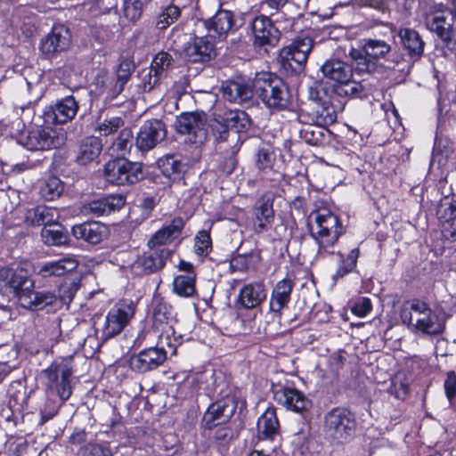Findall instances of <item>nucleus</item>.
<instances>
[{"label":"nucleus","instance_id":"nucleus-33","mask_svg":"<svg viewBox=\"0 0 456 456\" xmlns=\"http://www.w3.org/2000/svg\"><path fill=\"white\" fill-rule=\"evenodd\" d=\"M102 149V141L99 137L90 136L85 138L78 148L77 162L80 165H86L98 158Z\"/></svg>","mask_w":456,"mask_h":456},{"label":"nucleus","instance_id":"nucleus-59","mask_svg":"<svg viewBox=\"0 0 456 456\" xmlns=\"http://www.w3.org/2000/svg\"><path fill=\"white\" fill-rule=\"evenodd\" d=\"M388 393L393 395L397 399L403 400L409 393V387L406 383L395 379L388 388Z\"/></svg>","mask_w":456,"mask_h":456},{"label":"nucleus","instance_id":"nucleus-40","mask_svg":"<svg viewBox=\"0 0 456 456\" xmlns=\"http://www.w3.org/2000/svg\"><path fill=\"white\" fill-rule=\"evenodd\" d=\"M117 6V0H88L82 4V12L89 17L108 13Z\"/></svg>","mask_w":456,"mask_h":456},{"label":"nucleus","instance_id":"nucleus-5","mask_svg":"<svg viewBox=\"0 0 456 456\" xmlns=\"http://www.w3.org/2000/svg\"><path fill=\"white\" fill-rule=\"evenodd\" d=\"M321 71L324 77L334 82V92L338 96H354L363 90L361 83L352 79V67L341 60H327Z\"/></svg>","mask_w":456,"mask_h":456},{"label":"nucleus","instance_id":"nucleus-46","mask_svg":"<svg viewBox=\"0 0 456 456\" xmlns=\"http://www.w3.org/2000/svg\"><path fill=\"white\" fill-rule=\"evenodd\" d=\"M326 129L322 126L307 125L299 130L300 137L308 144L318 145L325 137Z\"/></svg>","mask_w":456,"mask_h":456},{"label":"nucleus","instance_id":"nucleus-18","mask_svg":"<svg viewBox=\"0 0 456 456\" xmlns=\"http://www.w3.org/2000/svg\"><path fill=\"white\" fill-rule=\"evenodd\" d=\"M236 403L231 397H225L209 406L203 417L206 428H212L226 423L236 411Z\"/></svg>","mask_w":456,"mask_h":456},{"label":"nucleus","instance_id":"nucleus-25","mask_svg":"<svg viewBox=\"0 0 456 456\" xmlns=\"http://www.w3.org/2000/svg\"><path fill=\"white\" fill-rule=\"evenodd\" d=\"M27 286L20 297V304L29 310H41L56 302L57 297L50 291H34Z\"/></svg>","mask_w":456,"mask_h":456},{"label":"nucleus","instance_id":"nucleus-58","mask_svg":"<svg viewBox=\"0 0 456 456\" xmlns=\"http://www.w3.org/2000/svg\"><path fill=\"white\" fill-rule=\"evenodd\" d=\"M372 309V305L369 297H360L351 307V311L358 317L366 316Z\"/></svg>","mask_w":456,"mask_h":456},{"label":"nucleus","instance_id":"nucleus-21","mask_svg":"<svg viewBox=\"0 0 456 456\" xmlns=\"http://www.w3.org/2000/svg\"><path fill=\"white\" fill-rule=\"evenodd\" d=\"M167 359V353L163 348L150 347L141 351L130 359L132 370L145 372L157 368Z\"/></svg>","mask_w":456,"mask_h":456},{"label":"nucleus","instance_id":"nucleus-3","mask_svg":"<svg viewBox=\"0 0 456 456\" xmlns=\"http://www.w3.org/2000/svg\"><path fill=\"white\" fill-rule=\"evenodd\" d=\"M356 425L355 416L351 411L335 407L324 415L322 431L331 444H342L354 436Z\"/></svg>","mask_w":456,"mask_h":456},{"label":"nucleus","instance_id":"nucleus-13","mask_svg":"<svg viewBox=\"0 0 456 456\" xmlns=\"http://www.w3.org/2000/svg\"><path fill=\"white\" fill-rule=\"evenodd\" d=\"M253 36V46L255 49H265L268 46H275L280 38V32L273 20L265 16H256L250 25Z\"/></svg>","mask_w":456,"mask_h":456},{"label":"nucleus","instance_id":"nucleus-61","mask_svg":"<svg viewBox=\"0 0 456 456\" xmlns=\"http://www.w3.org/2000/svg\"><path fill=\"white\" fill-rule=\"evenodd\" d=\"M325 97L326 93L320 85H315L308 88V99L314 102L316 105L326 102L327 100Z\"/></svg>","mask_w":456,"mask_h":456},{"label":"nucleus","instance_id":"nucleus-35","mask_svg":"<svg viewBox=\"0 0 456 456\" xmlns=\"http://www.w3.org/2000/svg\"><path fill=\"white\" fill-rule=\"evenodd\" d=\"M234 26L233 13L227 10L220 9L207 22V28L209 31H214L219 36H226L232 31Z\"/></svg>","mask_w":456,"mask_h":456},{"label":"nucleus","instance_id":"nucleus-6","mask_svg":"<svg viewBox=\"0 0 456 456\" xmlns=\"http://www.w3.org/2000/svg\"><path fill=\"white\" fill-rule=\"evenodd\" d=\"M309 220L315 224V230L311 234L319 245L320 250L332 247L344 233L338 217L327 208L313 211Z\"/></svg>","mask_w":456,"mask_h":456},{"label":"nucleus","instance_id":"nucleus-14","mask_svg":"<svg viewBox=\"0 0 456 456\" xmlns=\"http://www.w3.org/2000/svg\"><path fill=\"white\" fill-rule=\"evenodd\" d=\"M71 44L69 29L64 25H55L51 31L41 39L39 49L46 58H52L67 51Z\"/></svg>","mask_w":456,"mask_h":456},{"label":"nucleus","instance_id":"nucleus-8","mask_svg":"<svg viewBox=\"0 0 456 456\" xmlns=\"http://www.w3.org/2000/svg\"><path fill=\"white\" fill-rule=\"evenodd\" d=\"M72 369L65 362H53L43 371L45 378V386L48 391H55L61 400L65 403L72 394L70 385V377Z\"/></svg>","mask_w":456,"mask_h":456},{"label":"nucleus","instance_id":"nucleus-17","mask_svg":"<svg viewBox=\"0 0 456 456\" xmlns=\"http://www.w3.org/2000/svg\"><path fill=\"white\" fill-rule=\"evenodd\" d=\"M312 48L313 39L311 37H297L281 51L280 56L284 64L297 69L306 62Z\"/></svg>","mask_w":456,"mask_h":456},{"label":"nucleus","instance_id":"nucleus-26","mask_svg":"<svg viewBox=\"0 0 456 456\" xmlns=\"http://www.w3.org/2000/svg\"><path fill=\"white\" fill-rule=\"evenodd\" d=\"M294 282L290 279H283L278 281L271 294L269 306L270 310L278 314L281 315V311L287 307L290 301L291 293L293 290Z\"/></svg>","mask_w":456,"mask_h":456},{"label":"nucleus","instance_id":"nucleus-42","mask_svg":"<svg viewBox=\"0 0 456 456\" xmlns=\"http://www.w3.org/2000/svg\"><path fill=\"white\" fill-rule=\"evenodd\" d=\"M362 50L369 57L378 60L386 58L391 52V46L384 40L370 38L364 40Z\"/></svg>","mask_w":456,"mask_h":456},{"label":"nucleus","instance_id":"nucleus-47","mask_svg":"<svg viewBox=\"0 0 456 456\" xmlns=\"http://www.w3.org/2000/svg\"><path fill=\"white\" fill-rule=\"evenodd\" d=\"M63 191V183L55 176L49 177L40 187V194L46 200L59 198Z\"/></svg>","mask_w":456,"mask_h":456},{"label":"nucleus","instance_id":"nucleus-22","mask_svg":"<svg viewBox=\"0 0 456 456\" xmlns=\"http://www.w3.org/2000/svg\"><path fill=\"white\" fill-rule=\"evenodd\" d=\"M126 203L125 197L121 194H111L98 199L84 206V212L86 215L94 216H108L112 212L118 211Z\"/></svg>","mask_w":456,"mask_h":456},{"label":"nucleus","instance_id":"nucleus-56","mask_svg":"<svg viewBox=\"0 0 456 456\" xmlns=\"http://www.w3.org/2000/svg\"><path fill=\"white\" fill-rule=\"evenodd\" d=\"M171 237V226H166L156 232L151 240L148 241L150 248H154L166 244Z\"/></svg>","mask_w":456,"mask_h":456},{"label":"nucleus","instance_id":"nucleus-32","mask_svg":"<svg viewBox=\"0 0 456 456\" xmlns=\"http://www.w3.org/2000/svg\"><path fill=\"white\" fill-rule=\"evenodd\" d=\"M279 420L275 409L269 407L260 416L257 421V436L260 439H273L279 432Z\"/></svg>","mask_w":456,"mask_h":456},{"label":"nucleus","instance_id":"nucleus-27","mask_svg":"<svg viewBox=\"0 0 456 456\" xmlns=\"http://www.w3.org/2000/svg\"><path fill=\"white\" fill-rule=\"evenodd\" d=\"M400 44L408 53V56L412 61H419L424 53L425 43L420 35L410 28H402L398 31Z\"/></svg>","mask_w":456,"mask_h":456},{"label":"nucleus","instance_id":"nucleus-30","mask_svg":"<svg viewBox=\"0 0 456 456\" xmlns=\"http://www.w3.org/2000/svg\"><path fill=\"white\" fill-rule=\"evenodd\" d=\"M274 220L273 202L265 200L255 208L253 228L256 233L268 231Z\"/></svg>","mask_w":456,"mask_h":456},{"label":"nucleus","instance_id":"nucleus-48","mask_svg":"<svg viewBox=\"0 0 456 456\" xmlns=\"http://www.w3.org/2000/svg\"><path fill=\"white\" fill-rule=\"evenodd\" d=\"M275 162V153L270 145L260 147L256 154V167L262 171L273 169Z\"/></svg>","mask_w":456,"mask_h":456},{"label":"nucleus","instance_id":"nucleus-60","mask_svg":"<svg viewBox=\"0 0 456 456\" xmlns=\"http://www.w3.org/2000/svg\"><path fill=\"white\" fill-rule=\"evenodd\" d=\"M446 397L452 401L456 397V374L449 371L444 383Z\"/></svg>","mask_w":456,"mask_h":456},{"label":"nucleus","instance_id":"nucleus-12","mask_svg":"<svg viewBox=\"0 0 456 456\" xmlns=\"http://www.w3.org/2000/svg\"><path fill=\"white\" fill-rule=\"evenodd\" d=\"M175 130L180 134L187 135L184 142L202 143L207 138V124L204 115L199 113H183L177 117Z\"/></svg>","mask_w":456,"mask_h":456},{"label":"nucleus","instance_id":"nucleus-24","mask_svg":"<svg viewBox=\"0 0 456 456\" xmlns=\"http://www.w3.org/2000/svg\"><path fill=\"white\" fill-rule=\"evenodd\" d=\"M78 110V103L72 96H67L56 102L52 111L46 114L48 122L65 124L73 119Z\"/></svg>","mask_w":456,"mask_h":456},{"label":"nucleus","instance_id":"nucleus-53","mask_svg":"<svg viewBox=\"0 0 456 456\" xmlns=\"http://www.w3.org/2000/svg\"><path fill=\"white\" fill-rule=\"evenodd\" d=\"M79 288L80 283L77 280L64 281L59 289L60 300L65 305H69Z\"/></svg>","mask_w":456,"mask_h":456},{"label":"nucleus","instance_id":"nucleus-39","mask_svg":"<svg viewBox=\"0 0 456 456\" xmlns=\"http://www.w3.org/2000/svg\"><path fill=\"white\" fill-rule=\"evenodd\" d=\"M41 237L44 243L49 246H60L68 240V233L58 221L44 227L41 231Z\"/></svg>","mask_w":456,"mask_h":456},{"label":"nucleus","instance_id":"nucleus-4","mask_svg":"<svg viewBox=\"0 0 456 456\" xmlns=\"http://www.w3.org/2000/svg\"><path fill=\"white\" fill-rule=\"evenodd\" d=\"M254 94L271 110H283L289 102V93L285 83L270 73L257 74L253 81Z\"/></svg>","mask_w":456,"mask_h":456},{"label":"nucleus","instance_id":"nucleus-44","mask_svg":"<svg viewBox=\"0 0 456 456\" xmlns=\"http://www.w3.org/2000/svg\"><path fill=\"white\" fill-rule=\"evenodd\" d=\"M359 256V249H352L346 256L339 254L340 261L339 265L333 275L334 280L343 278L347 273L353 272L356 267L357 259Z\"/></svg>","mask_w":456,"mask_h":456},{"label":"nucleus","instance_id":"nucleus-45","mask_svg":"<svg viewBox=\"0 0 456 456\" xmlns=\"http://www.w3.org/2000/svg\"><path fill=\"white\" fill-rule=\"evenodd\" d=\"M171 64V58L168 53L160 52L156 54L152 62H151V69L150 71V76L151 77V72H154V81L153 85H155L160 77L163 76H167V69Z\"/></svg>","mask_w":456,"mask_h":456},{"label":"nucleus","instance_id":"nucleus-7","mask_svg":"<svg viewBox=\"0 0 456 456\" xmlns=\"http://www.w3.org/2000/svg\"><path fill=\"white\" fill-rule=\"evenodd\" d=\"M103 173L105 180L114 185L133 184L144 176L142 163L117 158L105 164Z\"/></svg>","mask_w":456,"mask_h":456},{"label":"nucleus","instance_id":"nucleus-23","mask_svg":"<svg viewBox=\"0 0 456 456\" xmlns=\"http://www.w3.org/2000/svg\"><path fill=\"white\" fill-rule=\"evenodd\" d=\"M72 234L77 240L98 244L107 238L109 228L100 222H85L72 227Z\"/></svg>","mask_w":456,"mask_h":456},{"label":"nucleus","instance_id":"nucleus-43","mask_svg":"<svg viewBox=\"0 0 456 456\" xmlns=\"http://www.w3.org/2000/svg\"><path fill=\"white\" fill-rule=\"evenodd\" d=\"M196 276L179 274L173 281V290L180 297H191L194 295Z\"/></svg>","mask_w":456,"mask_h":456},{"label":"nucleus","instance_id":"nucleus-10","mask_svg":"<svg viewBox=\"0 0 456 456\" xmlns=\"http://www.w3.org/2000/svg\"><path fill=\"white\" fill-rule=\"evenodd\" d=\"M426 24L451 49L456 48V16L449 11H438L427 16Z\"/></svg>","mask_w":456,"mask_h":456},{"label":"nucleus","instance_id":"nucleus-54","mask_svg":"<svg viewBox=\"0 0 456 456\" xmlns=\"http://www.w3.org/2000/svg\"><path fill=\"white\" fill-rule=\"evenodd\" d=\"M142 11V4L141 0H124L123 13L124 16L131 21L140 19Z\"/></svg>","mask_w":456,"mask_h":456},{"label":"nucleus","instance_id":"nucleus-28","mask_svg":"<svg viewBox=\"0 0 456 456\" xmlns=\"http://www.w3.org/2000/svg\"><path fill=\"white\" fill-rule=\"evenodd\" d=\"M266 298V290L262 282L245 285L240 291L239 301L246 309L258 306Z\"/></svg>","mask_w":456,"mask_h":456},{"label":"nucleus","instance_id":"nucleus-15","mask_svg":"<svg viewBox=\"0 0 456 456\" xmlns=\"http://www.w3.org/2000/svg\"><path fill=\"white\" fill-rule=\"evenodd\" d=\"M65 141L64 134L55 129L37 128L28 132L25 146L29 151H46L61 147Z\"/></svg>","mask_w":456,"mask_h":456},{"label":"nucleus","instance_id":"nucleus-31","mask_svg":"<svg viewBox=\"0 0 456 456\" xmlns=\"http://www.w3.org/2000/svg\"><path fill=\"white\" fill-rule=\"evenodd\" d=\"M59 212L56 208L46 206H37L28 209L26 213V222L32 225H44L46 227L59 220Z\"/></svg>","mask_w":456,"mask_h":456},{"label":"nucleus","instance_id":"nucleus-50","mask_svg":"<svg viewBox=\"0 0 456 456\" xmlns=\"http://www.w3.org/2000/svg\"><path fill=\"white\" fill-rule=\"evenodd\" d=\"M317 122L322 126L333 124L337 120L334 107L328 102L316 106Z\"/></svg>","mask_w":456,"mask_h":456},{"label":"nucleus","instance_id":"nucleus-38","mask_svg":"<svg viewBox=\"0 0 456 456\" xmlns=\"http://www.w3.org/2000/svg\"><path fill=\"white\" fill-rule=\"evenodd\" d=\"M96 86L102 95L106 100H113L124 90V85L120 84L114 76L106 74L98 75L96 77Z\"/></svg>","mask_w":456,"mask_h":456},{"label":"nucleus","instance_id":"nucleus-52","mask_svg":"<svg viewBox=\"0 0 456 456\" xmlns=\"http://www.w3.org/2000/svg\"><path fill=\"white\" fill-rule=\"evenodd\" d=\"M436 214L441 222L456 217V204L452 197H444L440 200Z\"/></svg>","mask_w":456,"mask_h":456},{"label":"nucleus","instance_id":"nucleus-19","mask_svg":"<svg viewBox=\"0 0 456 456\" xmlns=\"http://www.w3.org/2000/svg\"><path fill=\"white\" fill-rule=\"evenodd\" d=\"M169 254L168 249L150 248L149 252H144L134 261L132 265L133 272L137 275L154 273L164 266L165 259Z\"/></svg>","mask_w":456,"mask_h":456},{"label":"nucleus","instance_id":"nucleus-36","mask_svg":"<svg viewBox=\"0 0 456 456\" xmlns=\"http://www.w3.org/2000/svg\"><path fill=\"white\" fill-rule=\"evenodd\" d=\"M415 61L405 56L399 51L390 52L385 60L387 69L399 73L400 77H405L410 73Z\"/></svg>","mask_w":456,"mask_h":456},{"label":"nucleus","instance_id":"nucleus-37","mask_svg":"<svg viewBox=\"0 0 456 456\" xmlns=\"http://www.w3.org/2000/svg\"><path fill=\"white\" fill-rule=\"evenodd\" d=\"M133 132L130 128L122 129L109 149L110 155L117 159H126L133 147Z\"/></svg>","mask_w":456,"mask_h":456},{"label":"nucleus","instance_id":"nucleus-34","mask_svg":"<svg viewBox=\"0 0 456 456\" xmlns=\"http://www.w3.org/2000/svg\"><path fill=\"white\" fill-rule=\"evenodd\" d=\"M254 86L239 82H230L223 86V96L225 100L242 103L250 100L254 94Z\"/></svg>","mask_w":456,"mask_h":456},{"label":"nucleus","instance_id":"nucleus-11","mask_svg":"<svg viewBox=\"0 0 456 456\" xmlns=\"http://www.w3.org/2000/svg\"><path fill=\"white\" fill-rule=\"evenodd\" d=\"M134 314V309L131 303L121 301L112 307L105 317L102 329V336L104 339L111 338L119 334Z\"/></svg>","mask_w":456,"mask_h":456},{"label":"nucleus","instance_id":"nucleus-41","mask_svg":"<svg viewBox=\"0 0 456 456\" xmlns=\"http://www.w3.org/2000/svg\"><path fill=\"white\" fill-rule=\"evenodd\" d=\"M223 121L226 122L229 129H234L237 133L250 126L248 115L240 110H228L223 116Z\"/></svg>","mask_w":456,"mask_h":456},{"label":"nucleus","instance_id":"nucleus-20","mask_svg":"<svg viewBox=\"0 0 456 456\" xmlns=\"http://www.w3.org/2000/svg\"><path fill=\"white\" fill-rule=\"evenodd\" d=\"M277 403L295 412L308 411L312 402L299 390L291 387H280L273 392Z\"/></svg>","mask_w":456,"mask_h":456},{"label":"nucleus","instance_id":"nucleus-64","mask_svg":"<svg viewBox=\"0 0 456 456\" xmlns=\"http://www.w3.org/2000/svg\"><path fill=\"white\" fill-rule=\"evenodd\" d=\"M84 456H111V453L109 449L94 444L86 449Z\"/></svg>","mask_w":456,"mask_h":456},{"label":"nucleus","instance_id":"nucleus-51","mask_svg":"<svg viewBox=\"0 0 456 456\" xmlns=\"http://www.w3.org/2000/svg\"><path fill=\"white\" fill-rule=\"evenodd\" d=\"M124 126V120L120 117H110L99 122L95 131L99 132L101 136H107L117 132Z\"/></svg>","mask_w":456,"mask_h":456},{"label":"nucleus","instance_id":"nucleus-29","mask_svg":"<svg viewBox=\"0 0 456 456\" xmlns=\"http://www.w3.org/2000/svg\"><path fill=\"white\" fill-rule=\"evenodd\" d=\"M78 262L73 256L63 257L55 261L45 263L38 270L43 278L59 277L75 270Z\"/></svg>","mask_w":456,"mask_h":456},{"label":"nucleus","instance_id":"nucleus-16","mask_svg":"<svg viewBox=\"0 0 456 456\" xmlns=\"http://www.w3.org/2000/svg\"><path fill=\"white\" fill-rule=\"evenodd\" d=\"M165 125L158 119L145 121L135 138V147L142 152L149 151L167 136Z\"/></svg>","mask_w":456,"mask_h":456},{"label":"nucleus","instance_id":"nucleus-9","mask_svg":"<svg viewBox=\"0 0 456 456\" xmlns=\"http://www.w3.org/2000/svg\"><path fill=\"white\" fill-rule=\"evenodd\" d=\"M33 287L28 273L20 267H3L0 269V296L8 300L18 298L27 287Z\"/></svg>","mask_w":456,"mask_h":456},{"label":"nucleus","instance_id":"nucleus-57","mask_svg":"<svg viewBox=\"0 0 456 456\" xmlns=\"http://www.w3.org/2000/svg\"><path fill=\"white\" fill-rule=\"evenodd\" d=\"M209 126L217 140L225 141L227 139L229 127L226 126V122L223 121V116L214 118Z\"/></svg>","mask_w":456,"mask_h":456},{"label":"nucleus","instance_id":"nucleus-49","mask_svg":"<svg viewBox=\"0 0 456 456\" xmlns=\"http://www.w3.org/2000/svg\"><path fill=\"white\" fill-rule=\"evenodd\" d=\"M351 56L354 61V68L359 73H371L376 69V62L366 53L354 50Z\"/></svg>","mask_w":456,"mask_h":456},{"label":"nucleus","instance_id":"nucleus-63","mask_svg":"<svg viewBox=\"0 0 456 456\" xmlns=\"http://www.w3.org/2000/svg\"><path fill=\"white\" fill-rule=\"evenodd\" d=\"M442 229L446 238L456 240V216L442 222Z\"/></svg>","mask_w":456,"mask_h":456},{"label":"nucleus","instance_id":"nucleus-62","mask_svg":"<svg viewBox=\"0 0 456 456\" xmlns=\"http://www.w3.org/2000/svg\"><path fill=\"white\" fill-rule=\"evenodd\" d=\"M58 406L53 402L48 401L45 407L40 410L41 420L40 424H45L52 419L58 413Z\"/></svg>","mask_w":456,"mask_h":456},{"label":"nucleus","instance_id":"nucleus-2","mask_svg":"<svg viewBox=\"0 0 456 456\" xmlns=\"http://www.w3.org/2000/svg\"><path fill=\"white\" fill-rule=\"evenodd\" d=\"M400 318L412 332L423 335H438L445 328L444 319L428 303L419 299H413L409 307L402 308Z\"/></svg>","mask_w":456,"mask_h":456},{"label":"nucleus","instance_id":"nucleus-1","mask_svg":"<svg viewBox=\"0 0 456 456\" xmlns=\"http://www.w3.org/2000/svg\"><path fill=\"white\" fill-rule=\"evenodd\" d=\"M193 20L190 19L173 28V40L178 53L191 62H206L216 56V48L209 37H194Z\"/></svg>","mask_w":456,"mask_h":456},{"label":"nucleus","instance_id":"nucleus-55","mask_svg":"<svg viewBox=\"0 0 456 456\" xmlns=\"http://www.w3.org/2000/svg\"><path fill=\"white\" fill-rule=\"evenodd\" d=\"M195 253L199 256H207L211 250L212 241L210 234L206 231L198 232L195 238Z\"/></svg>","mask_w":456,"mask_h":456}]
</instances>
